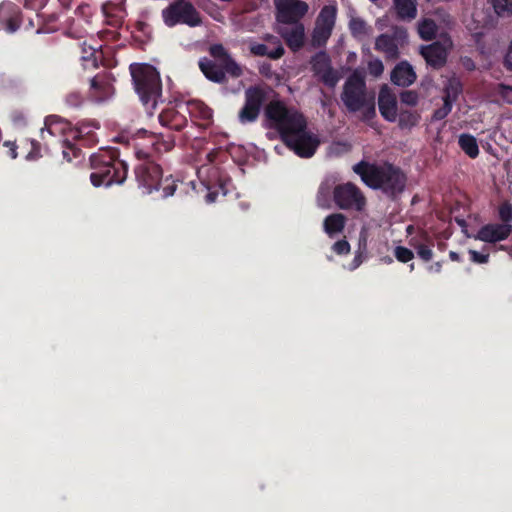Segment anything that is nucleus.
Here are the masks:
<instances>
[{"instance_id":"31","label":"nucleus","mask_w":512,"mask_h":512,"mask_svg":"<svg viewBox=\"0 0 512 512\" xmlns=\"http://www.w3.org/2000/svg\"><path fill=\"white\" fill-rule=\"evenodd\" d=\"M437 31V26L432 19L423 18L418 23V33L423 40H431Z\"/></svg>"},{"instance_id":"2","label":"nucleus","mask_w":512,"mask_h":512,"mask_svg":"<svg viewBox=\"0 0 512 512\" xmlns=\"http://www.w3.org/2000/svg\"><path fill=\"white\" fill-rule=\"evenodd\" d=\"M353 170L366 185L380 188L391 196L402 192L405 187L404 174L392 165L375 166L361 162L354 165Z\"/></svg>"},{"instance_id":"54","label":"nucleus","mask_w":512,"mask_h":512,"mask_svg":"<svg viewBox=\"0 0 512 512\" xmlns=\"http://www.w3.org/2000/svg\"><path fill=\"white\" fill-rule=\"evenodd\" d=\"M361 263H362V257H361V255H357L353 259V261H352V263H351V265L349 266L348 269L354 270V269L358 268Z\"/></svg>"},{"instance_id":"40","label":"nucleus","mask_w":512,"mask_h":512,"mask_svg":"<svg viewBox=\"0 0 512 512\" xmlns=\"http://www.w3.org/2000/svg\"><path fill=\"white\" fill-rule=\"evenodd\" d=\"M496 94L506 103L512 104V86L500 84L496 88Z\"/></svg>"},{"instance_id":"13","label":"nucleus","mask_w":512,"mask_h":512,"mask_svg":"<svg viewBox=\"0 0 512 512\" xmlns=\"http://www.w3.org/2000/svg\"><path fill=\"white\" fill-rule=\"evenodd\" d=\"M452 42L449 38L444 37L441 41L423 46L421 55L426 62L433 67H441L446 62L448 50L451 48Z\"/></svg>"},{"instance_id":"62","label":"nucleus","mask_w":512,"mask_h":512,"mask_svg":"<svg viewBox=\"0 0 512 512\" xmlns=\"http://www.w3.org/2000/svg\"><path fill=\"white\" fill-rule=\"evenodd\" d=\"M412 230H413V226H408V227H407V232H408V233H411V232H412Z\"/></svg>"},{"instance_id":"47","label":"nucleus","mask_w":512,"mask_h":512,"mask_svg":"<svg viewBox=\"0 0 512 512\" xmlns=\"http://www.w3.org/2000/svg\"><path fill=\"white\" fill-rule=\"evenodd\" d=\"M66 101L71 106H78L82 102V97L79 93L72 92L67 96Z\"/></svg>"},{"instance_id":"1","label":"nucleus","mask_w":512,"mask_h":512,"mask_svg":"<svg viewBox=\"0 0 512 512\" xmlns=\"http://www.w3.org/2000/svg\"><path fill=\"white\" fill-rule=\"evenodd\" d=\"M266 116L281 134L286 145L298 156L309 158L320 144L318 137L306 129V121L295 109L287 108L281 102H271Z\"/></svg>"},{"instance_id":"19","label":"nucleus","mask_w":512,"mask_h":512,"mask_svg":"<svg viewBox=\"0 0 512 512\" xmlns=\"http://www.w3.org/2000/svg\"><path fill=\"white\" fill-rule=\"evenodd\" d=\"M92 97L100 102L108 99L114 93L112 83L107 77L96 76L91 80Z\"/></svg>"},{"instance_id":"32","label":"nucleus","mask_w":512,"mask_h":512,"mask_svg":"<svg viewBox=\"0 0 512 512\" xmlns=\"http://www.w3.org/2000/svg\"><path fill=\"white\" fill-rule=\"evenodd\" d=\"M250 50L255 55H259V56L267 55L274 59L281 57L284 53V49L280 45L274 51H270V50H268L266 45L260 44V43L252 44L250 46Z\"/></svg>"},{"instance_id":"14","label":"nucleus","mask_w":512,"mask_h":512,"mask_svg":"<svg viewBox=\"0 0 512 512\" xmlns=\"http://www.w3.org/2000/svg\"><path fill=\"white\" fill-rule=\"evenodd\" d=\"M312 67L314 72L328 86L334 87L340 77L337 71L333 70L330 65V59L324 52L316 54L312 59Z\"/></svg>"},{"instance_id":"41","label":"nucleus","mask_w":512,"mask_h":512,"mask_svg":"<svg viewBox=\"0 0 512 512\" xmlns=\"http://www.w3.org/2000/svg\"><path fill=\"white\" fill-rule=\"evenodd\" d=\"M384 71V66L381 60L373 59L368 62V72L374 77H379Z\"/></svg>"},{"instance_id":"5","label":"nucleus","mask_w":512,"mask_h":512,"mask_svg":"<svg viewBox=\"0 0 512 512\" xmlns=\"http://www.w3.org/2000/svg\"><path fill=\"white\" fill-rule=\"evenodd\" d=\"M91 167L94 170L90 179L94 186H110L121 184L126 179L127 167L123 161L116 160L110 152L91 156Z\"/></svg>"},{"instance_id":"46","label":"nucleus","mask_w":512,"mask_h":512,"mask_svg":"<svg viewBox=\"0 0 512 512\" xmlns=\"http://www.w3.org/2000/svg\"><path fill=\"white\" fill-rule=\"evenodd\" d=\"M469 254L471 256V260L474 263L484 264L488 262L489 255L477 252L476 250H469Z\"/></svg>"},{"instance_id":"30","label":"nucleus","mask_w":512,"mask_h":512,"mask_svg":"<svg viewBox=\"0 0 512 512\" xmlns=\"http://www.w3.org/2000/svg\"><path fill=\"white\" fill-rule=\"evenodd\" d=\"M459 145L461 149L471 158H475L479 154V147L475 137L469 134H462L459 137Z\"/></svg>"},{"instance_id":"61","label":"nucleus","mask_w":512,"mask_h":512,"mask_svg":"<svg viewBox=\"0 0 512 512\" xmlns=\"http://www.w3.org/2000/svg\"><path fill=\"white\" fill-rule=\"evenodd\" d=\"M148 134V132L146 130H140L138 131V135H144L146 136Z\"/></svg>"},{"instance_id":"25","label":"nucleus","mask_w":512,"mask_h":512,"mask_svg":"<svg viewBox=\"0 0 512 512\" xmlns=\"http://www.w3.org/2000/svg\"><path fill=\"white\" fill-rule=\"evenodd\" d=\"M346 218L340 213L331 214L324 221V230L330 236L340 233L345 226Z\"/></svg>"},{"instance_id":"42","label":"nucleus","mask_w":512,"mask_h":512,"mask_svg":"<svg viewBox=\"0 0 512 512\" xmlns=\"http://www.w3.org/2000/svg\"><path fill=\"white\" fill-rule=\"evenodd\" d=\"M402 103L409 106H415L418 103V94L414 91H404L400 95Z\"/></svg>"},{"instance_id":"4","label":"nucleus","mask_w":512,"mask_h":512,"mask_svg":"<svg viewBox=\"0 0 512 512\" xmlns=\"http://www.w3.org/2000/svg\"><path fill=\"white\" fill-rule=\"evenodd\" d=\"M131 75L136 92L147 109H154L161 96V81L157 70L148 64H132Z\"/></svg>"},{"instance_id":"21","label":"nucleus","mask_w":512,"mask_h":512,"mask_svg":"<svg viewBox=\"0 0 512 512\" xmlns=\"http://www.w3.org/2000/svg\"><path fill=\"white\" fill-rule=\"evenodd\" d=\"M198 178L201 180L202 184L204 185L205 189L208 191L206 194V202L207 203H213L215 201V192H210V190L213 188L216 178L218 175V172L215 168H200L197 171Z\"/></svg>"},{"instance_id":"51","label":"nucleus","mask_w":512,"mask_h":512,"mask_svg":"<svg viewBox=\"0 0 512 512\" xmlns=\"http://www.w3.org/2000/svg\"><path fill=\"white\" fill-rule=\"evenodd\" d=\"M152 145L155 146V150L158 152L167 151L172 146L170 142L160 144V143L154 142V141H152Z\"/></svg>"},{"instance_id":"6","label":"nucleus","mask_w":512,"mask_h":512,"mask_svg":"<svg viewBox=\"0 0 512 512\" xmlns=\"http://www.w3.org/2000/svg\"><path fill=\"white\" fill-rule=\"evenodd\" d=\"M162 18L168 27L186 24L195 27L201 24V18L196 8L186 0H176L162 10Z\"/></svg>"},{"instance_id":"49","label":"nucleus","mask_w":512,"mask_h":512,"mask_svg":"<svg viewBox=\"0 0 512 512\" xmlns=\"http://www.w3.org/2000/svg\"><path fill=\"white\" fill-rule=\"evenodd\" d=\"M211 54L216 57L224 56L225 51L224 48L221 45H214L210 49Z\"/></svg>"},{"instance_id":"43","label":"nucleus","mask_w":512,"mask_h":512,"mask_svg":"<svg viewBox=\"0 0 512 512\" xmlns=\"http://www.w3.org/2000/svg\"><path fill=\"white\" fill-rule=\"evenodd\" d=\"M225 70L235 77L240 76L242 73L240 66L230 58L225 60Z\"/></svg>"},{"instance_id":"50","label":"nucleus","mask_w":512,"mask_h":512,"mask_svg":"<svg viewBox=\"0 0 512 512\" xmlns=\"http://www.w3.org/2000/svg\"><path fill=\"white\" fill-rule=\"evenodd\" d=\"M505 65L508 69L512 70V40L505 56Z\"/></svg>"},{"instance_id":"37","label":"nucleus","mask_w":512,"mask_h":512,"mask_svg":"<svg viewBox=\"0 0 512 512\" xmlns=\"http://www.w3.org/2000/svg\"><path fill=\"white\" fill-rule=\"evenodd\" d=\"M419 116L415 113L404 111L399 114V125L402 128H410L418 123Z\"/></svg>"},{"instance_id":"27","label":"nucleus","mask_w":512,"mask_h":512,"mask_svg":"<svg viewBox=\"0 0 512 512\" xmlns=\"http://www.w3.org/2000/svg\"><path fill=\"white\" fill-rule=\"evenodd\" d=\"M82 60L85 69L96 68L101 58V52L97 48L87 46L86 43L82 45Z\"/></svg>"},{"instance_id":"28","label":"nucleus","mask_w":512,"mask_h":512,"mask_svg":"<svg viewBox=\"0 0 512 512\" xmlns=\"http://www.w3.org/2000/svg\"><path fill=\"white\" fill-rule=\"evenodd\" d=\"M201 71L204 73V75L211 81L214 82H222L225 78V74L222 69L217 67L214 63L211 61L205 60L200 61L199 63Z\"/></svg>"},{"instance_id":"58","label":"nucleus","mask_w":512,"mask_h":512,"mask_svg":"<svg viewBox=\"0 0 512 512\" xmlns=\"http://www.w3.org/2000/svg\"><path fill=\"white\" fill-rule=\"evenodd\" d=\"M333 149H342V150H346V149H347V146H346L345 144H340V143H338V144H335V145L333 146Z\"/></svg>"},{"instance_id":"36","label":"nucleus","mask_w":512,"mask_h":512,"mask_svg":"<svg viewBox=\"0 0 512 512\" xmlns=\"http://www.w3.org/2000/svg\"><path fill=\"white\" fill-rule=\"evenodd\" d=\"M495 12L499 16L512 14V0H492Z\"/></svg>"},{"instance_id":"53","label":"nucleus","mask_w":512,"mask_h":512,"mask_svg":"<svg viewBox=\"0 0 512 512\" xmlns=\"http://www.w3.org/2000/svg\"><path fill=\"white\" fill-rule=\"evenodd\" d=\"M4 145L6 147H9L10 157L12 159H15L17 157V151H16L17 147H16L15 143L7 141L4 143Z\"/></svg>"},{"instance_id":"20","label":"nucleus","mask_w":512,"mask_h":512,"mask_svg":"<svg viewBox=\"0 0 512 512\" xmlns=\"http://www.w3.org/2000/svg\"><path fill=\"white\" fill-rule=\"evenodd\" d=\"M18 10L12 4H2L0 6V21L5 23L8 32L14 33L20 26Z\"/></svg>"},{"instance_id":"11","label":"nucleus","mask_w":512,"mask_h":512,"mask_svg":"<svg viewBox=\"0 0 512 512\" xmlns=\"http://www.w3.org/2000/svg\"><path fill=\"white\" fill-rule=\"evenodd\" d=\"M74 128L70 123L56 116L47 117L45 127L41 130L42 140H46L47 135L59 138L63 145L69 143L70 137L73 138Z\"/></svg>"},{"instance_id":"35","label":"nucleus","mask_w":512,"mask_h":512,"mask_svg":"<svg viewBox=\"0 0 512 512\" xmlns=\"http://www.w3.org/2000/svg\"><path fill=\"white\" fill-rule=\"evenodd\" d=\"M349 29L355 37L360 38L368 34V27L365 21L356 16H351L349 21Z\"/></svg>"},{"instance_id":"38","label":"nucleus","mask_w":512,"mask_h":512,"mask_svg":"<svg viewBox=\"0 0 512 512\" xmlns=\"http://www.w3.org/2000/svg\"><path fill=\"white\" fill-rule=\"evenodd\" d=\"M330 188L328 185L323 184L320 186L318 195H317V203L321 208H329L330 207Z\"/></svg>"},{"instance_id":"9","label":"nucleus","mask_w":512,"mask_h":512,"mask_svg":"<svg viewBox=\"0 0 512 512\" xmlns=\"http://www.w3.org/2000/svg\"><path fill=\"white\" fill-rule=\"evenodd\" d=\"M276 18L279 23L298 22L307 12L308 4L301 0H274Z\"/></svg>"},{"instance_id":"7","label":"nucleus","mask_w":512,"mask_h":512,"mask_svg":"<svg viewBox=\"0 0 512 512\" xmlns=\"http://www.w3.org/2000/svg\"><path fill=\"white\" fill-rule=\"evenodd\" d=\"M333 198L336 205L344 210L362 211L366 205L361 191L351 183L337 185L333 190Z\"/></svg>"},{"instance_id":"57","label":"nucleus","mask_w":512,"mask_h":512,"mask_svg":"<svg viewBox=\"0 0 512 512\" xmlns=\"http://www.w3.org/2000/svg\"><path fill=\"white\" fill-rule=\"evenodd\" d=\"M449 257H450V259H451V260H453V261H459V259H460V258H459V255H458L456 252H454V251H451V252L449 253Z\"/></svg>"},{"instance_id":"12","label":"nucleus","mask_w":512,"mask_h":512,"mask_svg":"<svg viewBox=\"0 0 512 512\" xmlns=\"http://www.w3.org/2000/svg\"><path fill=\"white\" fill-rule=\"evenodd\" d=\"M246 102L239 113V119L242 123L252 122L259 115L260 108L265 99L264 91L261 88H249L246 93Z\"/></svg>"},{"instance_id":"8","label":"nucleus","mask_w":512,"mask_h":512,"mask_svg":"<svg viewBox=\"0 0 512 512\" xmlns=\"http://www.w3.org/2000/svg\"><path fill=\"white\" fill-rule=\"evenodd\" d=\"M336 14L337 9L333 5H327L321 9L312 35L314 45L322 46L327 42L335 25Z\"/></svg>"},{"instance_id":"17","label":"nucleus","mask_w":512,"mask_h":512,"mask_svg":"<svg viewBox=\"0 0 512 512\" xmlns=\"http://www.w3.org/2000/svg\"><path fill=\"white\" fill-rule=\"evenodd\" d=\"M291 24V27H280L279 33L285 38L290 48L297 50L304 43V26L299 21Z\"/></svg>"},{"instance_id":"64","label":"nucleus","mask_w":512,"mask_h":512,"mask_svg":"<svg viewBox=\"0 0 512 512\" xmlns=\"http://www.w3.org/2000/svg\"><path fill=\"white\" fill-rule=\"evenodd\" d=\"M410 269L413 270L414 269V264H411L410 265Z\"/></svg>"},{"instance_id":"18","label":"nucleus","mask_w":512,"mask_h":512,"mask_svg":"<svg viewBox=\"0 0 512 512\" xmlns=\"http://www.w3.org/2000/svg\"><path fill=\"white\" fill-rule=\"evenodd\" d=\"M416 80V73L408 62H400L391 73V81L402 87L413 84Z\"/></svg>"},{"instance_id":"60","label":"nucleus","mask_w":512,"mask_h":512,"mask_svg":"<svg viewBox=\"0 0 512 512\" xmlns=\"http://www.w3.org/2000/svg\"><path fill=\"white\" fill-rule=\"evenodd\" d=\"M213 155H214V152H212V151L206 154V157H207V159H208L210 162L213 160V159H212V158H213Z\"/></svg>"},{"instance_id":"56","label":"nucleus","mask_w":512,"mask_h":512,"mask_svg":"<svg viewBox=\"0 0 512 512\" xmlns=\"http://www.w3.org/2000/svg\"><path fill=\"white\" fill-rule=\"evenodd\" d=\"M33 147H35V146L33 145ZM38 156H39V155H38V152L36 151V148H34V151H31L30 153H28V154H27V156H26V158H27L28 160H34V159H36Z\"/></svg>"},{"instance_id":"24","label":"nucleus","mask_w":512,"mask_h":512,"mask_svg":"<svg viewBox=\"0 0 512 512\" xmlns=\"http://www.w3.org/2000/svg\"><path fill=\"white\" fill-rule=\"evenodd\" d=\"M375 49L382 52L388 58H396L398 56V47L393 37L382 34L377 37Z\"/></svg>"},{"instance_id":"26","label":"nucleus","mask_w":512,"mask_h":512,"mask_svg":"<svg viewBox=\"0 0 512 512\" xmlns=\"http://www.w3.org/2000/svg\"><path fill=\"white\" fill-rule=\"evenodd\" d=\"M181 108H185L187 112L195 118L210 119L212 117V111L203 102L199 100L188 101Z\"/></svg>"},{"instance_id":"22","label":"nucleus","mask_w":512,"mask_h":512,"mask_svg":"<svg viewBox=\"0 0 512 512\" xmlns=\"http://www.w3.org/2000/svg\"><path fill=\"white\" fill-rule=\"evenodd\" d=\"M159 120L163 126H166V127H169L171 129H175V130L182 129L187 123L185 116H183L181 113L176 111L174 108H168V109L164 110L159 115Z\"/></svg>"},{"instance_id":"63","label":"nucleus","mask_w":512,"mask_h":512,"mask_svg":"<svg viewBox=\"0 0 512 512\" xmlns=\"http://www.w3.org/2000/svg\"><path fill=\"white\" fill-rule=\"evenodd\" d=\"M69 149L72 151L73 155L76 156L77 151L75 149H73L72 147H70Z\"/></svg>"},{"instance_id":"15","label":"nucleus","mask_w":512,"mask_h":512,"mask_svg":"<svg viewBox=\"0 0 512 512\" xmlns=\"http://www.w3.org/2000/svg\"><path fill=\"white\" fill-rule=\"evenodd\" d=\"M378 106L381 115L390 122L396 121L398 117L397 99L387 85L381 87L378 97Z\"/></svg>"},{"instance_id":"48","label":"nucleus","mask_w":512,"mask_h":512,"mask_svg":"<svg viewBox=\"0 0 512 512\" xmlns=\"http://www.w3.org/2000/svg\"><path fill=\"white\" fill-rule=\"evenodd\" d=\"M500 217L505 220L509 221L512 219V207L510 205H504L500 209Z\"/></svg>"},{"instance_id":"55","label":"nucleus","mask_w":512,"mask_h":512,"mask_svg":"<svg viewBox=\"0 0 512 512\" xmlns=\"http://www.w3.org/2000/svg\"><path fill=\"white\" fill-rule=\"evenodd\" d=\"M429 270L432 271V272H440L441 270V263L440 262H436L432 265H430L429 267Z\"/></svg>"},{"instance_id":"39","label":"nucleus","mask_w":512,"mask_h":512,"mask_svg":"<svg viewBox=\"0 0 512 512\" xmlns=\"http://www.w3.org/2000/svg\"><path fill=\"white\" fill-rule=\"evenodd\" d=\"M394 255L396 259L402 263H407L414 258L413 252L403 246H397L394 250Z\"/></svg>"},{"instance_id":"45","label":"nucleus","mask_w":512,"mask_h":512,"mask_svg":"<svg viewBox=\"0 0 512 512\" xmlns=\"http://www.w3.org/2000/svg\"><path fill=\"white\" fill-rule=\"evenodd\" d=\"M332 248L339 255L347 254L350 251V245L346 240L337 241Z\"/></svg>"},{"instance_id":"29","label":"nucleus","mask_w":512,"mask_h":512,"mask_svg":"<svg viewBox=\"0 0 512 512\" xmlns=\"http://www.w3.org/2000/svg\"><path fill=\"white\" fill-rule=\"evenodd\" d=\"M423 242H419L415 238L411 239L410 245L414 247L417 251L418 256L424 261H430L433 257V252L431 249L432 243L429 245L426 242H429V238L426 234L422 235Z\"/></svg>"},{"instance_id":"10","label":"nucleus","mask_w":512,"mask_h":512,"mask_svg":"<svg viewBox=\"0 0 512 512\" xmlns=\"http://www.w3.org/2000/svg\"><path fill=\"white\" fill-rule=\"evenodd\" d=\"M136 177L143 192L149 194L158 189L162 171L158 164L147 162L137 167Z\"/></svg>"},{"instance_id":"59","label":"nucleus","mask_w":512,"mask_h":512,"mask_svg":"<svg viewBox=\"0 0 512 512\" xmlns=\"http://www.w3.org/2000/svg\"><path fill=\"white\" fill-rule=\"evenodd\" d=\"M63 157L67 160V161H71V157L68 153V151L66 150H63Z\"/></svg>"},{"instance_id":"3","label":"nucleus","mask_w":512,"mask_h":512,"mask_svg":"<svg viewBox=\"0 0 512 512\" xmlns=\"http://www.w3.org/2000/svg\"><path fill=\"white\" fill-rule=\"evenodd\" d=\"M374 93H368L363 72L356 69L346 80L341 100L350 112L364 111L365 118L375 115Z\"/></svg>"},{"instance_id":"16","label":"nucleus","mask_w":512,"mask_h":512,"mask_svg":"<svg viewBox=\"0 0 512 512\" xmlns=\"http://www.w3.org/2000/svg\"><path fill=\"white\" fill-rule=\"evenodd\" d=\"M511 230V225L507 223L488 224L483 226L478 231L474 238L483 242L495 243L508 238V236L511 233Z\"/></svg>"},{"instance_id":"44","label":"nucleus","mask_w":512,"mask_h":512,"mask_svg":"<svg viewBox=\"0 0 512 512\" xmlns=\"http://www.w3.org/2000/svg\"><path fill=\"white\" fill-rule=\"evenodd\" d=\"M452 105L451 101H444L443 107L435 111L434 118L437 120L445 118L450 113Z\"/></svg>"},{"instance_id":"33","label":"nucleus","mask_w":512,"mask_h":512,"mask_svg":"<svg viewBox=\"0 0 512 512\" xmlns=\"http://www.w3.org/2000/svg\"><path fill=\"white\" fill-rule=\"evenodd\" d=\"M99 124L95 121H83L78 127L74 128L73 139L90 136L93 130L98 129Z\"/></svg>"},{"instance_id":"23","label":"nucleus","mask_w":512,"mask_h":512,"mask_svg":"<svg viewBox=\"0 0 512 512\" xmlns=\"http://www.w3.org/2000/svg\"><path fill=\"white\" fill-rule=\"evenodd\" d=\"M393 7L397 16L402 20L411 21L417 15L416 0H393Z\"/></svg>"},{"instance_id":"34","label":"nucleus","mask_w":512,"mask_h":512,"mask_svg":"<svg viewBox=\"0 0 512 512\" xmlns=\"http://www.w3.org/2000/svg\"><path fill=\"white\" fill-rule=\"evenodd\" d=\"M460 91L461 84L459 80L456 78L449 79L445 85L444 101H451V104H453V102L456 101Z\"/></svg>"},{"instance_id":"52","label":"nucleus","mask_w":512,"mask_h":512,"mask_svg":"<svg viewBox=\"0 0 512 512\" xmlns=\"http://www.w3.org/2000/svg\"><path fill=\"white\" fill-rule=\"evenodd\" d=\"M175 185L173 183H168L164 188H163V196L164 197H168V196H172L175 192Z\"/></svg>"}]
</instances>
